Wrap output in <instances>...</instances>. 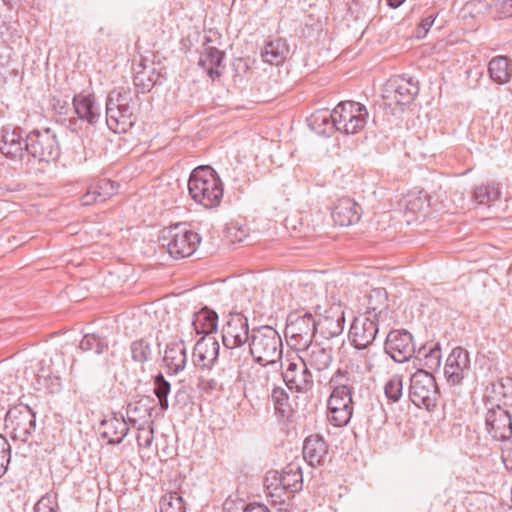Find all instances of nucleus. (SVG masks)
Here are the masks:
<instances>
[{"label":"nucleus","instance_id":"3","mask_svg":"<svg viewBox=\"0 0 512 512\" xmlns=\"http://www.w3.org/2000/svg\"><path fill=\"white\" fill-rule=\"evenodd\" d=\"M188 191L191 198L206 209L219 206L224 193L221 179L208 166H199L191 172Z\"/></svg>","mask_w":512,"mask_h":512},{"label":"nucleus","instance_id":"11","mask_svg":"<svg viewBox=\"0 0 512 512\" xmlns=\"http://www.w3.org/2000/svg\"><path fill=\"white\" fill-rule=\"evenodd\" d=\"M385 348L391 358L398 363L407 361L415 352L413 337L405 329L391 331L386 337Z\"/></svg>","mask_w":512,"mask_h":512},{"label":"nucleus","instance_id":"61","mask_svg":"<svg viewBox=\"0 0 512 512\" xmlns=\"http://www.w3.org/2000/svg\"><path fill=\"white\" fill-rule=\"evenodd\" d=\"M338 320H341V321H344V320H345V316H344V313H343V312H342L341 317H340Z\"/></svg>","mask_w":512,"mask_h":512},{"label":"nucleus","instance_id":"12","mask_svg":"<svg viewBox=\"0 0 512 512\" xmlns=\"http://www.w3.org/2000/svg\"><path fill=\"white\" fill-rule=\"evenodd\" d=\"M283 379L289 389H295L297 392H306L313 387L312 374L306 361L301 357L289 360L283 372Z\"/></svg>","mask_w":512,"mask_h":512},{"label":"nucleus","instance_id":"20","mask_svg":"<svg viewBox=\"0 0 512 512\" xmlns=\"http://www.w3.org/2000/svg\"><path fill=\"white\" fill-rule=\"evenodd\" d=\"M225 53L215 47H205L199 57V65L205 70L208 76L215 80L219 78L223 72V60Z\"/></svg>","mask_w":512,"mask_h":512},{"label":"nucleus","instance_id":"1","mask_svg":"<svg viewBox=\"0 0 512 512\" xmlns=\"http://www.w3.org/2000/svg\"><path fill=\"white\" fill-rule=\"evenodd\" d=\"M154 68H148L143 60L134 67L133 83L136 92L129 87L113 89L106 99V124L114 133H127L137 120L139 93L150 91L155 84Z\"/></svg>","mask_w":512,"mask_h":512},{"label":"nucleus","instance_id":"16","mask_svg":"<svg viewBox=\"0 0 512 512\" xmlns=\"http://www.w3.org/2000/svg\"><path fill=\"white\" fill-rule=\"evenodd\" d=\"M220 345L211 333L203 336L195 345L193 351L194 364L201 369H210L219 357Z\"/></svg>","mask_w":512,"mask_h":512},{"label":"nucleus","instance_id":"41","mask_svg":"<svg viewBox=\"0 0 512 512\" xmlns=\"http://www.w3.org/2000/svg\"><path fill=\"white\" fill-rule=\"evenodd\" d=\"M353 407L331 410L328 413V419L335 427L347 425L352 417Z\"/></svg>","mask_w":512,"mask_h":512},{"label":"nucleus","instance_id":"46","mask_svg":"<svg viewBox=\"0 0 512 512\" xmlns=\"http://www.w3.org/2000/svg\"><path fill=\"white\" fill-rule=\"evenodd\" d=\"M11 459V446L8 440L0 434V478L5 474Z\"/></svg>","mask_w":512,"mask_h":512},{"label":"nucleus","instance_id":"21","mask_svg":"<svg viewBox=\"0 0 512 512\" xmlns=\"http://www.w3.org/2000/svg\"><path fill=\"white\" fill-rule=\"evenodd\" d=\"M249 339L248 322H226L222 328V341L227 349L233 350Z\"/></svg>","mask_w":512,"mask_h":512},{"label":"nucleus","instance_id":"42","mask_svg":"<svg viewBox=\"0 0 512 512\" xmlns=\"http://www.w3.org/2000/svg\"><path fill=\"white\" fill-rule=\"evenodd\" d=\"M425 357V365L429 369H437L441 364V348L439 343L434 344L427 351L426 348L421 352Z\"/></svg>","mask_w":512,"mask_h":512},{"label":"nucleus","instance_id":"27","mask_svg":"<svg viewBox=\"0 0 512 512\" xmlns=\"http://www.w3.org/2000/svg\"><path fill=\"white\" fill-rule=\"evenodd\" d=\"M387 292L384 288L373 289L368 296V306L365 320H371L372 315L375 320L388 317Z\"/></svg>","mask_w":512,"mask_h":512},{"label":"nucleus","instance_id":"28","mask_svg":"<svg viewBox=\"0 0 512 512\" xmlns=\"http://www.w3.org/2000/svg\"><path fill=\"white\" fill-rule=\"evenodd\" d=\"M153 404L154 400L146 396L129 403L127 407L129 420L133 422H147L151 418V413L154 408Z\"/></svg>","mask_w":512,"mask_h":512},{"label":"nucleus","instance_id":"60","mask_svg":"<svg viewBox=\"0 0 512 512\" xmlns=\"http://www.w3.org/2000/svg\"><path fill=\"white\" fill-rule=\"evenodd\" d=\"M208 323H209V326L211 327V330H216L217 329V322L211 321V322H208Z\"/></svg>","mask_w":512,"mask_h":512},{"label":"nucleus","instance_id":"44","mask_svg":"<svg viewBox=\"0 0 512 512\" xmlns=\"http://www.w3.org/2000/svg\"><path fill=\"white\" fill-rule=\"evenodd\" d=\"M58 509L57 495L47 493L35 504L34 512H56Z\"/></svg>","mask_w":512,"mask_h":512},{"label":"nucleus","instance_id":"36","mask_svg":"<svg viewBox=\"0 0 512 512\" xmlns=\"http://www.w3.org/2000/svg\"><path fill=\"white\" fill-rule=\"evenodd\" d=\"M384 393L389 402L400 400L403 393V379L400 375H393L384 386Z\"/></svg>","mask_w":512,"mask_h":512},{"label":"nucleus","instance_id":"23","mask_svg":"<svg viewBox=\"0 0 512 512\" xmlns=\"http://www.w3.org/2000/svg\"><path fill=\"white\" fill-rule=\"evenodd\" d=\"M289 53L290 48L287 41L283 38H275L265 42L261 50V57L266 63L280 65L287 59Z\"/></svg>","mask_w":512,"mask_h":512},{"label":"nucleus","instance_id":"45","mask_svg":"<svg viewBox=\"0 0 512 512\" xmlns=\"http://www.w3.org/2000/svg\"><path fill=\"white\" fill-rule=\"evenodd\" d=\"M483 399L487 407L493 405L503 406L504 396H502V390L496 389V382L491 383L486 387Z\"/></svg>","mask_w":512,"mask_h":512},{"label":"nucleus","instance_id":"32","mask_svg":"<svg viewBox=\"0 0 512 512\" xmlns=\"http://www.w3.org/2000/svg\"><path fill=\"white\" fill-rule=\"evenodd\" d=\"M305 361L307 365H310L318 371H322L330 366L332 356L329 350L320 346H313Z\"/></svg>","mask_w":512,"mask_h":512},{"label":"nucleus","instance_id":"24","mask_svg":"<svg viewBox=\"0 0 512 512\" xmlns=\"http://www.w3.org/2000/svg\"><path fill=\"white\" fill-rule=\"evenodd\" d=\"M129 427L123 418L110 417L101 422L100 434L108 444H119L128 434Z\"/></svg>","mask_w":512,"mask_h":512},{"label":"nucleus","instance_id":"50","mask_svg":"<svg viewBox=\"0 0 512 512\" xmlns=\"http://www.w3.org/2000/svg\"><path fill=\"white\" fill-rule=\"evenodd\" d=\"M502 458L505 467L512 471V442L507 444L503 449Z\"/></svg>","mask_w":512,"mask_h":512},{"label":"nucleus","instance_id":"49","mask_svg":"<svg viewBox=\"0 0 512 512\" xmlns=\"http://www.w3.org/2000/svg\"><path fill=\"white\" fill-rule=\"evenodd\" d=\"M219 316L218 314L213 311L209 310L207 307L202 308L199 312L194 313V319L193 320H218Z\"/></svg>","mask_w":512,"mask_h":512},{"label":"nucleus","instance_id":"53","mask_svg":"<svg viewBox=\"0 0 512 512\" xmlns=\"http://www.w3.org/2000/svg\"><path fill=\"white\" fill-rule=\"evenodd\" d=\"M243 512H270L264 504L252 503L246 506Z\"/></svg>","mask_w":512,"mask_h":512},{"label":"nucleus","instance_id":"4","mask_svg":"<svg viewBox=\"0 0 512 512\" xmlns=\"http://www.w3.org/2000/svg\"><path fill=\"white\" fill-rule=\"evenodd\" d=\"M368 119L367 108L358 102H340L332 110V120L336 130L347 135L361 131Z\"/></svg>","mask_w":512,"mask_h":512},{"label":"nucleus","instance_id":"9","mask_svg":"<svg viewBox=\"0 0 512 512\" xmlns=\"http://www.w3.org/2000/svg\"><path fill=\"white\" fill-rule=\"evenodd\" d=\"M507 408L502 405L487 407L486 429L494 440L504 441L512 436V419Z\"/></svg>","mask_w":512,"mask_h":512},{"label":"nucleus","instance_id":"58","mask_svg":"<svg viewBox=\"0 0 512 512\" xmlns=\"http://www.w3.org/2000/svg\"><path fill=\"white\" fill-rule=\"evenodd\" d=\"M231 357H233L235 360H240V352L239 351H231L230 352Z\"/></svg>","mask_w":512,"mask_h":512},{"label":"nucleus","instance_id":"5","mask_svg":"<svg viewBox=\"0 0 512 512\" xmlns=\"http://www.w3.org/2000/svg\"><path fill=\"white\" fill-rule=\"evenodd\" d=\"M439 396L434 376L424 370H417L410 378L409 397L417 407H435Z\"/></svg>","mask_w":512,"mask_h":512},{"label":"nucleus","instance_id":"35","mask_svg":"<svg viewBox=\"0 0 512 512\" xmlns=\"http://www.w3.org/2000/svg\"><path fill=\"white\" fill-rule=\"evenodd\" d=\"M160 512H186L182 497L177 492H169L161 497Z\"/></svg>","mask_w":512,"mask_h":512},{"label":"nucleus","instance_id":"7","mask_svg":"<svg viewBox=\"0 0 512 512\" xmlns=\"http://www.w3.org/2000/svg\"><path fill=\"white\" fill-rule=\"evenodd\" d=\"M26 151L39 161H54L60 154L56 134L50 129L34 130L26 137Z\"/></svg>","mask_w":512,"mask_h":512},{"label":"nucleus","instance_id":"54","mask_svg":"<svg viewBox=\"0 0 512 512\" xmlns=\"http://www.w3.org/2000/svg\"><path fill=\"white\" fill-rule=\"evenodd\" d=\"M434 21H435V16H433V15L427 16L424 19H422V21L420 23V29L423 30L424 34H426L429 31V29L433 25Z\"/></svg>","mask_w":512,"mask_h":512},{"label":"nucleus","instance_id":"31","mask_svg":"<svg viewBox=\"0 0 512 512\" xmlns=\"http://www.w3.org/2000/svg\"><path fill=\"white\" fill-rule=\"evenodd\" d=\"M132 318L138 320H166L168 312L164 305L157 301L136 308L132 313Z\"/></svg>","mask_w":512,"mask_h":512},{"label":"nucleus","instance_id":"6","mask_svg":"<svg viewBox=\"0 0 512 512\" xmlns=\"http://www.w3.org/2000/svg\"><path fill=\"white\" fill-rule=\"evenodd\" d=\"M164 240L167 251L175 259L191 256L200 244V236L184 225H176L166 231Z\"/></svg>","mask_w":512,"mask_h":512},{"label":"nucleus","instance_id":"14","mask_svg":"<svg viewBox=\"0 0 512 512\" xmlns=\"http://www.w3.org/2000/svg\"><path fill=\"white\" fill-rule=\"evenodd\" d=\"M349 380L348 373L342 370H337L332 376L330 383L333 385V391L328 400V411L353 407Z\"/></svg>","mask_w":512,"mask_h":512},{"label":"nucleus","instance_id":"37","mask_svg":"<svg viewBox=\"0 0 512 512\" xmlns=\"http://www.w3.org/2000/svg\"><path fill=\"white\" fill-rule=\"evenodd\" d=\"M91 193L98 197L100 203L105 202L116 193L115 183L109 179H101L91 186Z\"/></svg>","mask_w":512,"mask_h":512},{"label":"nucleus","instance_id":"57","mask_svg":"<svg viewBox=\"0 0 512 512\" xmlns=\"http://www.w3.org/2000/svg\"><path fill=\"white\" fill-rule=\"evenodd\" d=\"M405 0H387L388 6L391 8H398Z\"/></svg>","mask_w":512,"mask_h":512},{"label":"nucleus","instance_id":"26","mask_svg":"<svg viewBox=\"0 0 512 512\" xmlns=\"http://www.w3.org/2000/svg\"><path fill=\"white\" fill-rule=\"evenodd\" d=\"M273 478L278 481L274 490L277 491L281 488L288 493H296L302 488V473L300 468L289 465L278 476V473L273 474Z\"/></svg>","mask_w":512,"mask_h":512},{"label":"nucleus","instance_id":"29","mask_svg":"<svg viewBox=\"0 0 512 512\" xmlns=\"http://www.w3.org/2000/svg\"><path fill=\"white\" fill-rule=\"evenodd\" d=\"M345 322H312V327L309 336L306 332L305 342L311 341V337L319 335L322 339L330 340L342 334Z\"/></svg>","mask_w":512,"mask_h":512},{"label":"nucleus","instance_id":"55","mask_svg":"<svg viewBox=\"0 0 512 512\" xmlns=\"http://www.w3.org/2000/svg\"><path fill=\"white\" fill-rule=\"evenodd\" d=\"M302 322H294V321H291V322H286V332H290L292 334V336H295L296 335V330H301L299 327H298V324H301ZM304 324L306 322H303Z\"/></svg>","mask_w":512,"mask_h":512},{"label":"nucleus","instance_id":"39","mask_svg":"<svg viewBox=\"0 0 512 512\" xmlns=\"http://www.w3.org/2000/svg\"><path fill=\"white\" fill-rule=\"evenodd\" d=\"M271 400L274 408L282 416H286L290 412L289 397L283 388H274L271 394Z\"/></svg>","mask_w":512,"mask_h":512},{"label":"nucleus","instance_id":"38","mask_svg":"<svg viewBox=\"0 0 512 512\" xmlns=\"http://www.w3.org/2000/svg\"><path fill=\"white\" fill-rule=\"evenodd\" d=\"M154 385V392L159 400L160 407L162 410H166L169 406L167 397L170 392V383L166 381L162 374H158L155 377Z\"/></svg>","mask_w":512,"mask_h":512},{"label":"nucleus","instance_id":"13","mask_svg":"<svg viewBox=\"0 0 512 512\" xmlns=\"http://www.w3.org/2000/svg\"><path fill=\"white\" fill-rule=\"evenodd\" d=\"M470 371V357L467 350L455 347L448 355L444 375L451 385H459Z\"/></svg>","mask_w":512,"mask_h":512},{"label":"nucleus","instance_id":"15","mask_svg":"<svg viewBox=\"0 0 512 512\" xmlns=\"http://www.w3.org/2000/svg\"><path fill=\"white\" fill-rule=\"evenodd\" d=\"M26 151V139L22 130L12 125L3 126L0 130V152L6 157L21 158Z\"/></svg>","mask_w":512,"mask_h":512},{"label":"nucleus","instance_id":"43","mask_svg":"<svg viewBox=\"0 0 512 512\" xmlns=\"http://www.w3.org/2000/svg\"><path fill=\"white\" fill-rule=\"evenodd\" d=\"M80 347L85 350H95L96 353H101L107 347V343L104 338L95 334H86L80 342Z\"/></svg>","mask_w":512,"mask_h":512},{"label":"nucleus","instance_id":"19","mask_svg":"<svg viewBox=\"0 0 512 512\" xmlns=\"http://www.w3.org/2000/svg\"><path fill=\"white\" fill-rule=\"evenodd\" d=\"M378 330L377 322H351L349 338L357 349H364L374 341Z\"/></svg>","mask_w":512,"mask_h":512},{"label":"nucleus","instance_id":"2","mask_svg":"<svg viewBox=\"0 0 512 512\" xmlns=\"http://www.w3.org/2000/svg\"><path fill=\"white\" fill-rule=\"evenodd\" d=\"M250 354L261 367L252 365L246 356L245 360L238 365V377L253 386H264L267 379L259 374L266 366L277 367L282 359V340L276 329L269 325L253 328Z\"/></svg>","mask_w":512,"mask_h":512},{"label":"nucleus","instance_id":"51","mask_svg":"<svg viewBox=\"0 0 512 512\" xmlns=\"http://www.w3.org/2000/svg\"><path fill=\"white\" fill-rule=\"evenodd\" d=\"M81 203L83 206H90L94 203H100L98 201V197L95 194L91 193V186L87 190V192L82 196Z\"/></svg>","mask_w":512,"mask_h":512},{"label":"nucleus","instance_id":"47","mask_svg":"<svg viewBox=\"0 0 512 512\" xmlns=\"http://www.w3.org/2000/svg\"><path fill=\"white\" fill-rule=\"evenodd\" d=\"M496 389L502 390V396H504L503 406H512V378L505 377L498 380L496 382Z\"/></svg>","mask_w":512,"mask_h":512},{"label":"nucleus","instance_id":"25","mask_svg":"<svg viewBox=\"0 0 512 512\" xmlns=\"http://www.w3.org/2000/svg\"><path fill=\"white\" fill-rule=\"evenodd\" d=\"M328 453V445L322 437L310 435L306 438L303 446V457L310 466H317L323 463Z\"/></svg>","mask_w":512,"mask_h":512},{"label":"nucleus","instance_id":"56","mask_svg":"<svg viewBox=\"0 0 512 512\" xmlns=\"http://www.w3.org/2000/svg\"><path fill=\"white\" fill-rule=\"evenodd\" d=\"M364 367L362 368V372H372L374 368V362L372 358L367 356H363Z\"/></svg>","mask_w":512,"mask_h":512},{"label":"nucleus","instance_id":"17","mask_svg":"<svg viewBox=\"0 0 512 512\" xmlns=\"http://www.w3.org/2000/svg\"><path fill=\"white\" fill-rule=\"evenodd\" d=\"M73 107L78 118L95 126L101 119V106L91 94L79 93L73 97Z\"/></svg>","mask_w":512,"mask_h":512},{"label":"nucleus","instance_id":"34","mask_svg":"<svg viewBox=\"0 0 512 512\" xmlns=\"http://www.w3.org/2000/svg\"><path fill=\"white\" fill-rule=\"evenodd\" d=\"M311 125L318 133L332 132L336 125L332 120V112L319 111L311 116Z\"/></svg>","mask_w":512,"mask_h":512},{"label":"nucleus","instance_id":"62","mask_svg":"<svg viewBox=\"0 0 512 512\" xmlns=\"http://www.w3.org/2000/svg\"><path fill=\"white\" fill-rule=\"evenodd\" d=\"M310 316H311L310 314L305 313V315L303 316V318H305V317H310Z\"/></svg>","mask_w":512,"mask_h":512},{"label":"nucleus","instance_id":"8","mask_svg":"<svg viewBox=\"0 0 512 512\" xmlns=\"http://www.w3.org/2000/svg\"><path fill=\"white\" fill-rule=\"evenodd\" d=\"M5 426L14 440L26 442L36 430V414L28 405L19 404L6 413Z\"/></svg>","mask_w":512,"mask_h":512},{"label":"nucleus","instance_id":"59","mask_svg":"<svg viewBox=\"0 0 512 512\" xmlns=\"http://www.w3.org/2000/svg\"><path fill=\"white\" fill-rule=\"evenodd\" d=\"M5 3L9 4L10 6H13L17 4L20 0H3Z\"/></svg>","mask_w":512,"mask_h":512},{"label":"nucleus","instance_id":"18","mask_svg":"<svg viewBox=\"0 0 512 512\" xmlns=\"http://www.w3.org/2000/svg\"><path fill=\"white\" fill-rule=\"evenodd\" d=\"M336 225L350 226L357 223L361 217V207L349 197L340 198L331 212Z\"/></svg>","mask_w":512,"mask_h":512},{"label":"nucleus","instance_id":"22","mask_svg":"<svg viewBox=\"0 0 512 512\" xmlns=\"http://www.w3.org/2000/svg\"><path fill=\"white\" fill-rule=\"evenodd\" d=\"M163 362L170 373L177 374L184 370L187 363V354L182 340L172 341L167 344Z\"/></svg>","mask_w":512,"mask_h":512},{"label":"nucleus","instance_id":"52","mask_svg":"<svg viewBox=\"0 0 512 512\" xmlns=\"http://www.w3.org/2000/svg\"><path fill=\"white\" fill-rule=\"evenodd\" d=\"M499 10L505 17L512 16V0H501Z\"/></svg>","mask_w":512,"mask_h":512},{"label":"nucleus","instance_id":"48","mask_svg":"<svg viewBox=\"0 0 512 512\" xmlns=\"http://www.w3.org/2000/svg\"><path fill=\"white\" fill-rule=\"evenodd\" d=\"M153 439V427L151 425L146 427L142 425L138 428L137 443L139 447L149 448L153 442Z\"/></svg>","mask_w":512,"mask_h":512},{"label":"nucleus","instance_id":"33","mask_svg":"<svg viewBox=\"0 0 512 512\" xmlns=\"http://www.w3.org/2000/svg\"><path fill=\"white\" fill-rule=\"evenodd\" d=\"M501 191L496 184L477 186L472 194V199L481 205H489L500 198Z\"/></svg>","mask_w":512,"mask_h":512},{"label":"nucleus","instance_id":"40","mask_svg":"<svg viewBox=\"0 0 512 512\" xmlns=\"http://www.w3.org/2000/svg\"><path fill=\"white\" fill-rule=\"evenodd\" d=\"M132 359L139 363L147 362L151 357L150 345L144 340H137L131 344Z\"/></svg>","mask_w":512,"mask_h":512},{"label":"nucleus","instance_id":"10","mask_svg":"<svg viewBox=\"0 0 512 512\" xmlns=\"http://www.w3.org/2000/svg\"><path fill=\"white\" fill-rule=\"evenodd\" d=\"M419 92L418 83L412 78L397 76L386 84L383 97L395 105H408L413 102Z\"/></svg>","mask_w":512,"mask_h":512},{"label":"nucleus","instance_id":"30","mask_svg":"<svg viewBox=\"0 0 512 512\" xmlns=\"http://www.w3.org/2000/svg\"><path fill=\"white\" fill-rule=\"evenodd\" d=\"M488 71L490 77L499 84L509 81L512 75V67L505 56H497L489 62Z\"/></svg>","mask_w":512,"mask_h":512}]
</instances>
